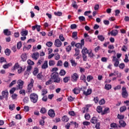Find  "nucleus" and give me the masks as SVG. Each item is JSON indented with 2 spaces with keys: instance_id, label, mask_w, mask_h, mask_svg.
<instances>
[{
  "instance_id": "obj_1",
  "label": "nucleus",
  "mask_w": 129,
  "mask_h": 129,
  "mask_svg": "<svg viewBox=\"0 0 129 129\" xmlns=\"http://www.w3.org/2000/svg\"><path fill=\"white\" fill-rule=\"evenodd\" d=\"M51 79H53V82L59 83L61 81V78L59 77V74L56 72L52 73L50 76Z\"/></svg>"
},
{
  "instance_id": "obj_2",
  "label": "nucleus",
  "mask_w": 129,
  "mask_h": 129,
  "mask_svg": "<svg viewBox=\"0 0 129 129\" xmlns=\"http://www.w3.org/2000/svg\"><path fill=\"white\" fill-rule=\"evenodd\" d=\"M38 95L36 93H32L30 95V99L33 103H37L38 101Z\"/></svg>"
},
{
  "instance_id": "obj_3",
  "label": "nucleus",
  "mask_w": 129,
  "mask_h": 129,
  "mask_svg": "<svg viewBox=\"0 0 129 129\" xmlns=\"http://www.w3.org/2000/svg\"><path fill=\"white\" fill-rule=\"evenodd\" d=\"M9 96V91L8 90H4L2 92V95L0 96V100H3L4 98L5 100L8 101V97Z\"/></svg>"
},
{
  "instance_id": "obj_4",
  "label": "nucleus",
  "mask_w": 129,
  "mask_h": 129,
  "mask_svg": "<svg viewBox=\"0 0 129 129\" xmlns=\"http://www.w3.org/2000/svg\"><path fill=\"white\" fill-rule=\"evenodd\" d=\"M33 84H34V80L31 79L30 80V83L28 85L27 93H31V92H32Z\"/></svg>"
},
{
  "instance_id": "obj_5",
  "label": "nucleus",
  "mask_w": 129,
  "mask_h": 129,
  "mask_svg": "<svg viewBox=\"0 0 129 129\" xmlns=\"http://www.w3.org/2000/svg\"><path fill=\"white\" fill-rule=\"evenodd\" d=\"M121 95L123 98H126L128 96V93H127L125 87H122Z\"/></svg>"
},
{
  "instance_id": "obj_6",
  "label": "nucleus",
  "mask_w": 129,
  "mask_h": 129,
  "mask_svg": "<svg viewBox=\"0 0 129 129\" xmlns=\"http://www.w3.org/2000/svg\"><path fill=\"white\" fill-rule=\"evenodd\" d=\"M112 61V62H115L114 63V67H118V65H119V60H118V59L116 58V56H113Z\"/></svg>"
},
{
  "instance_id": "obj_7",
  "label": "nucleus",
  "mask_w": 129,
  "mask_h": 129,
  "mask_svg": "<svg viewBox=\"0 0 129 129\" xmlns=\"http://www.w3.org/2000/svg\"><path fill=\"white\" fill-rule=\"evenodd\" d=\"M75 47L78 48V49H82V46H84V39H82L81 40V43H78L75 45Z\"/></svg>"
},
{
  "instance_id": "obj_8",
  "label": "nucleus",
  "mask_w": 129,
  "mask_h": 129,
  "mask_svg": "<svg viewBox=\"0 0 129 129\" xmlns=\"http://www.w3.org/2000/svg\"><path fill=\"white\" fill-rule=\"evenodd\" d=\"M24 81L22 80H19L17 82V88L18 89H23V86L24 85Z\"/></svg>"
},
{
  "instance_id": "obj_9",
  "label": "nucleus",
  "mask_w": 129,
  "mask_h": 129,
  "mask_svg": "<svg viewBox=\"0 0 129 129\" xmlns=\"http://www.w3.org/2000/svg\"><path fill=\"white\" fill-rule=\"evenodd\" d=\"M79 78V75L76 73L72 75V80L73 82H76Z\"/></svg>"
},
{
  "instance_id": "obj_10",
  "label": "nucleus",
  "mask_w": 129,
  "mask_h": 129,
  "mask_svg": "<svg viewBox=\"0 0 129 129\" xmlns=\"http://www.w3.org/2000/svg\"><path fill=\"white\" fill-rule=\"evenodd\" d=\"M54 45L57 48H60L62 46V42L59 39H56L54 41Z\"/></svg>"
},
{
  "instance_id": "obj_11",
  "label": "nucleus",
  "mask_w": 129,
  "mask_h": 129,
  "mask_svg": "<svg viewBox=\"0 0 129 129\" xmlns=\"http://www.w3.org/2000/svg\"><path fill=\"white\" fill-rule=\"evenodd\" d=\"M91 93H92V89L89 88L87 89V91H86L85 92H84L83 94L86 96H88V95H90Z\"/></svg>"
},
{
  "instance_id": "obj_12",
  "label": "nucleus",
  "mask_w": 129,
  "mask_h": 129,
  "mask_svg": "<svg viewBox=\"0 0 129 129\" xmlns=\"http://www.w3.org/2000/svg\"><path fill=\"white\" fill-rule=\"evenodd\" d=\"M36 29H37V32H40V31L41 30V26L36 24L35 25L33 26L32 27V29L33 31H35V30H36Z\"/></svg>"
},
{
  "instance_id": "obj_13",
  "label": "nucleus",
  "mask_w": 129,
  "mask_h": 129,
  "mask_svg": "<svg viewBox=\"0 0 129 129\" xmlns=\"http://www.w3.org/2000/svg\"><path fill=\"white\" fill-rule=\"evenodd\" d=\"M48 114L50 117H54L55 116V111L53 109H50L48 111Z\"/></svg>"
},
{
  "instance_id": "obj_14",
  "label": "nucleus",
  "mask_w": 129,
  "mask_h": 129,
  "mask_svg": "<svg viewBox=\"0 0 129 129\" xmlns=\"http://www.w3.org/2000/svg\"><path fill=\"white\" fill-rule=\"evenodd\" d=\"M21 58L23 62H26L27 59V54H26V53H22Z\"/></svg>"
},
{
  "instance_id": "obj_15",
  "label": "nucleus",
  "mask_w": 129,
  "mask_h": 129,
  "mask_svg": "<svg viewBox=\"0 0 129 129\" xmlns=\"http://www.w3.org/2000/svg\"><path fill=\"white\" fill-rule=\"evenodd\" d=\"M3 33L5 36H11L12 32L8 29H5Z\"/></svg>"
},
{
  "instance_id": "obj_16",
  "label": "nucleus",
  "mask_w": 129,
  "mask_h": 129,
  "mask_svg": "<svg viewBox=\"0 0 129 129\" xmlns=\"http://www.w3.org/2000/svg\"><path fill=\"white\" fill-rule=\"evenodd\" d=\"M28 33H29V31L28 30H24V29H23L21 31L20 34L21 36H28Z\"/></svg>"
},
{
  "instance_id": "obj_17",
  "label": "nucleus",
  "mask_w": 129,
  "mask_h": 129,
  "mask_svg": "<svg viewBox=\"0 0 129 129\" xmlns=\"http://www.w3.org/2000/svg\"><path fill=\"white\" fill-rule=\"evenodd\" d=\"M32 58L34 60H37L39 58V52H34L32 54Z\"/></svg>"
},
{
  "instance_id": "obj_18",
  "label": "nucleus",
  "mask_w": 129,
  "mask_h": 129,
  "mask_svg": "<svg viewBox=\"0 0 129 129\" xmlns=\"http://www.w3.org/2000/svg\"><path fill=\"white\" fill-rule=\"evenodd\" d=\"M42 69H47L48 68V60L44 61V63L41 66Z\"/></svg>"
},
{
  "instance_id": "obj_19",
  "label": "nucleus",
  "mask_w": 129,
  "mask_h": 129,
  "mask_svg": "<svg viewBox=\"0 0 129 129\" xmlns=\"http://www.w3.org/2000/svg\"><path fill=\"white\" fill-rule=\"evenodd\" d=\"M110 112V109L108 107L105 108L104 111L102 112V114H106V113H109Z\"/></svg>"
},
{
  "instance_id": "obj_20",
  "label": "nucleus",
  "mask_w": 129,
  "mask_h": 129,
  "mask_svg": "<svg viewBox=\"0 0 129 129\" xmlns=\"http://www.w3.org/2000/svg\"><path fill=\"white\" fill-rule=\"evenodd\" d=\"M73 92L74 93V94H79V93H80V89H78V88H75L73 90Z\"/></svg>"
},
{
  "instance_id": "obj_21",
  "label": "nucleus",
  "mask_w": 129,
  "mask_h": 129,
  "mask_svg": "<svg viewBox=\"0 0 129 129\" xmlns=\"http://www.w3.org/2000/svg\"><path fill=\"white\" fill-rule=\"evenodd\" d=\"M117 34H118L117 30H113L111 31V35L113 36L114 37H115Z\"/></svg>"
},
{
  "instance_id": "obj_22",
  "label": "nucleus",
  "mask_w": 129,
  "mask_h": 129,
  "mask_svg": "<svg viewBox=\"0 0 129 129\" xmlns=\"http://www.w3.org/2000/svg\"><path fill=\"white\" fill-rule=\"evenodd\" d=\"M97 118L95 116L93 117L91 119V122L93 124H95L97 122Z\"/></svg>"
},
{
  "instance_id": "obj_23",
  "label": "nucleus",
  "mask_w": 129,
  "mask_h": 129,
  "mask_svg": "<svg viewBox=\"0 0 129 129\" xmlns=\"http://www.w3.org/2000/svg\"><path fill=\"white\" fill-rule=\"evenodd\" d=\"M62 121H63V122H67L68 120H69V118L67 116V115H64L61 118Z\"/></svg>"
},
{
  "instance_id": "obj_24",
  "label": "nucleus",
  "mask_w": 129,
  "mask_h": 129,
  "mask_svg": "<svg viewBox=\"0 0 129 129\" xmlns=\"http://www.w3.org/2000/svg\"><path fill=\"white\" fill-rule=\"evenodd\" d=\"M89 53V50L87 49V48L86 47H84L82 50V54H88Z\"/></svg>"
},
{
  "instance_id": "obj_25",
  "label": "nucleus",
  "mask_w": 129,
  "mask_h": 129,
  "mask_svg": "<svg viewBox=\"0 0 129 129\" xmlns=\"http://www.w3.org/2000/svg\"><path fill=\"white\" fill-rule=\"evenodd\" d=\"M119 123L121 125V126H122V127H124V126H125V125H126V123H125V122H124L122 120H120L119 121Z\"/></svg>"
},
{
  "instance_id": "obj_26",
  "label": "nucleus",
  "mask_w": 129,
  "mask_h": 129,
  "mask_svg": "<svg viewBox=\"0 0 129 129\" xmlns=\"http://www.w3.org/2000/svg\"><path fill=\"white\" fill-rule=\"evenodd\" d=\"M40 112L42 114H45V113H47V109H46V108L42 107L40 110Z\"/></svg>"
},
{
  "instance_id": "obj_27",
  "label": "nucleus",
  "mask_w": 129,
  "mask_h": 129,
  "mask_svg": "<svg viewBox=\"0 0 129 129\" xmlns=\"http://www.w3.org/2000/svg\"><path fill=\"white\" fill-rule=\"evenodd\" d=\"M98 39L101 41V42H103V41H104L105 37H104V36H103V35H98Z\"/></svg>"
},
{
  "instance_id": "obj_28",
  "label": "nucleus",
  "mask_w": 129,
  "mask_h": 129,
  "mask_svg": "<svg viewBox=\"0 0 129 129\" xmlns=\"http://www.w3.org/2000/svg\"><path fill=\"white\" fill-rule=\"evenodd\" d=\"M104 89H106V90H110V89H111V85L105 84Z\"/></svg>"
},
{
  "instance_id": "obj_29",
  "label": "nucleus",
  "mask_w": 129,
  "mask_h": 129,
  "mask_svg": "<svg viewBox=\"0 0 129 129\" xmlns=\"http://www.w3.org/2000/svg\"><path fill=\"white\" fill-rule=\"evenodd\" d=\"M5 53L7 56H10V55H11V50L9 48H7L5 50Z\"/></svg>"
},
{
  "instance_id": "obj_30",
  "label": "nucleus",
  "mask_w": 129,
  "mask_h": 129,
  "mask_svg": "<svg viewBox=\"0 0 129 129\" xmlns=\"http://www.w3.org/2000/svg\"><path fill=\"white\" fill-rule=\"evenodd\" d=\"M75 51L76 52L75 54H74L75 56H78V55L80 54V50H79V49H78V48H76L75 49Z\"/></svg>"
},
{
  "instance_id": "obj_31",
  "label": "nucleus",
  "mask_w": 129,
  "mask_h": 129,
  "mask_svg": "<svg viewBox=\"0 0 129 129\" xmlns=\"http://www.w3.org/2000/svg\"><path fill=\"white\" fill-rule=\"evenodd\" d=\"M11 66H12V63L10 62L6 64L3 65V67L4 68V69H8V68H9V67H11Z\"/></svg>"
},
{
  "instance_id": "obj_32",
  "label": "nucleus",
  "mask_w": 129,
  "mask_h": 129,
  "mask_svg": "<svg viewBox=\"0 0 129 129\" xmlns=\"http://www.w3.org/2000/svg\"><path fill=\"white\" fill-rule=\"evenodd\" d=\"M32 47V45H29L28 46H24L23 47V51H27V50H29L30 49H31V47Z\"/></svg>"
},
{
  "instance_id": "obj_33",
  "label": "nucleus",
  "mask_w": 129,
  "mask_h": 129,
  "mask_svg": "<svg viewBox=\"0 0 129 129\" xmlns=\"http://www.w3.org/2000/svg\"><path fill=\"white\" fill-rule=\"evenodd\" d=\"M37 73H39V69H38V68H35L33 72V74L34 76H36V75H37Z\"/></svg>"
},
{
  "instance_id": "obj_34",
  "label": "nucleus",
  "mask_w": 129,
  "mask_h": 129,
  "mask_svg": "<svg viewBox=\"0 0 129 129\" xmlns=\"http://www.w3.org/2000/svg\"><path fill=\"white\" fill-rule=\"evenodd\" d=\"M126 110V107L125 106H123L121 107L119 109L120 112H123Z\"/></svg>"
},
{
  "instance_id": "obj_35",
  "label": "nucleus",
  "mask_w": 129,
  "mask_h": 129,
  "mask_svg": "<svg viewBox=\"0 0 129 129\" xmlns=\"http://www.w3.org/2000/svg\"><path fill=\"white\" fill-rule=\"evenodd\" d=\"M66 74V71L64 70H61L59 72V75L60 76H64V75Z\"/></svg>"
},
{
  "instance_id": "obj_36",
  "label": "nucleus",
  "mask_w": 129,
  "mask_h": 129,
  "mask_svg": "<svg viewBox=\"0 0 129 129\" xmlns=\"http://www.w3.org/2000/svg\"><path fill=\"white\" fill-rule=\"evenodd\" d=\"M80 80L84 81V82H86V77L84 75H82L80 77Z\"/></svg>"
},
{
  "instance_id": "obj_37",
  "label": "nucleus",
  "mask_w": 129,
  "mask_h": 129,
  "mask_svg": "<svg viewBox=\"0 0 129 129\" xmlns=\"http://www.w3.org/2000/svg\"><path fill=\"white\" fill-rule=\"evenodd\" d=\"M43 75H42V73H39L37 75V79H38L39 80H42L43 79Z\"/></svg>"
},
{
  "instance_id": "obj_38",
  "label": "nucleus",
  "mask_w": 129,
  "mask_h": 129,
  "mask_svg": "<svg viewBox=\"0 0 129 129\" xmlns=\"http://www.w3.org/2000/svg\"><path fill=\"white\" fill-rule=\"evenodd\" d=\"M69 80H70V77H66L63 79L64 83H67Z\"/></svg>"
},
{
  "instance_id": "obj_39",
  "label": "nucleus",
  "mask_w": 129,
  "mask_h": 129,
  "mask_svg": "<svg viewBox=\"0 0 129 129\" xmlns=\"http://www.w3.org/2000/svg\"><path fill=\"white\" fill-rule=\"evenodd\" d=\"M97 111L98 113H100V112H102V107L101 106H98L97 107Z\"/></svg>"
},
{
  "instance_id": "obj_40",
  "label": "nucleus",
  "mask_w": 129,
  "mask_h": 129,
  "mask_svg": "<svg viewBox=\"0 0 129 129\" xmlns=\"http://www.w3.org/2000/svg\"><path fill=\"white\" fill-rule=\"evenodd\" d=\"M93 79V77H92V76L89 75L87 77V81H88V82H90Z\"/></svg>"
},
{
  "instance_id": "obj_41",
  "label": "nucleus",
  "mask_w": 129,
  "mask_h": 129,
  "mask_svg": "<svg viewBox=\"0 0 129 129\" xmlns=\"http://www.w3.org/2000/svg\"><path fill=\"white\" fill-rule=\"evenodd\" d=\"M70 61H71L72 66H74V67H76V66H77V63H76L75 60L74 59H71Z\"/></svg>"
},
{
  "instance_id": "obj_42",
  "label": "nucleus",
  "mask_w": 129,
  "mask_h": 129,
  "mask_svg": "<svg viewBox=\"0 0 129 129\" xmlns=\"http://www.w3.org/2000/svg\"><path fill=\"white\" fill-rule=\"evenodd\" d=\"M29 101H30L29 97H25L23 99L24 103H29Z\"/></svg>"
},
{
  "instance_id": "obj_43",
  "label": "nucleus",
  "mask_w": 129,
  "mask_h": 129,
  "mask_svg": "<svg viewBox=\"0 0 129 129\" xmlns=\"http://www.w3.org/2000/svg\"><path fill=\"white\" fill-rule=\"evenodd\" d=\"M54 16H56L58 17H61V16H62V12H54Z\"/></svg>"
},
{
  "instance_id": "obj_44",
  "label": "nucleus",
  "mask_w": 129,
  "mask_h": 129,
  "mask_svg": "<svg viewBox=\"0 0 129 129\" xmlns=\"http://www.w3.org/2000/svg\"><path fill=\"white\" fill-rule=\"evenodd\" d=\"M18 68H20V65H19V63H15L13 67L12 70H16V69H18Z\"/></svg>"
},
{
  "instance_id": "obj_45",
  "label": "nucleus",
  "mask_w": 129,
  "mask_h": 129,
  "mask_svg": "<svg viewBox=\"0 0 129 129\" xmlns=\"http://www.w3.org/2000/svg\"><path fill=\"white\" fill-rule=\"evenodd\" d=\"M75 99V98L71 96H70L68 97V100H69L70 102H72V101H74Z\"/></svg>"
},
{
  "instance_id": "obj_46",
  "label": "nucleus",
  "mask_w": 129,
  "mask_h": 129,
  "mask_svg": "<svg viewBox=\"0 0 129 129\" xmlns=\"http://www.w3.org/2000/svg\"><path fill=\"white\" fill-rule=\"evenodd\" d=\"M85 118L86 120H89V119H90V115L89 113L85 114Z\"/></svg>"
},
{
  "instance_id": "obj_47",
  "label": "nucleus",
  "mask_w": 129,
  "mask_h": 129,
  "mask_svg": "<svg viewBox=\"0 0 129 129\" xmlns=\"http://www.w3.org/2000/svg\"><path fill=\"white\" fill-rule=\"evenodd\" d=\"M27 63H28V65H29V66H31L32 65H34L35 64L34 61H32L31 59H28L27 60Z\"/></svg>"
},
{
  "instance_id": "obj_48",
  "label": "nucleus",
  "mask_w": 129,
  "mask_h": 129,
  "mask_svg": "<svg viewBox=\"0 0 129 129\" xmlns=\"http://www.w3.org/2000/svg\"><path fill=\"white\" fill-rule=\"evenodd\" d=\"M105 103V100H104V99H102L99 101V104H100V105H102Z\"/></svg>"
},
{
  "instance_id": "obj_49",
  "label": "nucleus",
  "mask_w": 129,
  "mask_h": 129,
  "mask_svg": "<svg viewBox=\"0 0 129 129\" xmlns=\"http://www.w3.org/2000/svg\"><path fill=\"white\" fill-rule=\"evenodd\" d=\"M79 20L80 22H85V17L84 16H80Z\"/></svg>"
},
{
  "instance_id": "obj_50",
  "label": "nucleus",
  "mask_w": 129,
  "mask_h": 129,
  "mask_svg": "<svg viewBox=\"0 0 129 129\" xmlns=\"http://www.w3.org/2000/svg\"><path fill=\"white\" fill-rule=\"evenodd\" d=\"M9 109H10L11 110H14V109H15L16 106L15 105V104H11L9 106Z\"/></svg>"
},
{
  "instance_id": "obj_51",
  "label": "nucleus",
  "mask_w": 129,
  "mask_h": 129,
  "mask_svg": "<svg viewBox=\"0 0 129 129\" xmlns=\"http://www.w3.org/2000/svg\"><path fill=\"white\" fill-rule=\"evenodd\" d=\"M17 88L15 87H13L12 88V89H11L10 90V94H14V92H15V91L16 90Z\"/></svg>"
},
{
  "instance_id": "obj_52",
  "label": "nucleus",
  "mask_w": 129,
  "mask_h": 129,
  "mask_svg": "<svg viewBox=\"0 0 129 129\" xmlns=\"http://www.w3.org/2000/svg\"><path fill=\"white\" fill-rule=\"evenodd\" d=\"M20 91H19V94H23V95H26V90L19 89Z\"/></svg>"
},
{
  "instance_id": "obj_53",
  "label": "nucleus",
  "mask_w": 129,
  "mask_h": 129,
  "mask_svg": "<svg viewBox=\"0 0 129 129\" xmlns=\"http://www.w3.org/2000/svg\"><path fill=\"white\" fill-rule=\"evenodd\" d=\"M86 89H87V87H85V86H83L82 87H81L80 89V91H83V92H85V91H86Z\"/></svg>"
},
{
  "instance_id": "obj_54",
  "label": "nucleus",
  "mask_w": 129,
  "mask_h": 129,
  "mask_svg": "<svg viewBox=\"0 0 129 129\" xmlns=\"http://www.w3.org/2000/svg\"><path fill=\"white\" fill-rule=\"evenodd\" d=\"M46 45L47 46V47H52V46L53 45V43L52 42H50V41H49V42H46Z\"/></svg>"
},
{
  "instance_id": "obj_55",
  "label": "nucleus",
  "mask_w": 129,
  "mask_h": 129,
  "mask_svg": "<svg viewBox=\"0 0 129 129\" xmlns=\"http://www.w3.org/2000/svg\"><path fill=\"white\" fill-rule=\"evenodd\" d=\"M59 39L61 41V42H64L65 41V38L63 36V34H60L59 36Z\"/></svg>"
},
{
  "instance_id": "obj_56",
  "label": "nucleus",
  "mask_w": 129,
  "mask_h": 129,
  "mask_svg": "<svg viewBox=\"0 0 129 129\" xmlns=\"http://www.w3.org/2000/svg\"><path fill=\"white\" fill-rule=\"evenodd\" d=\"M72 48V46L71 45H68L66 48V50L67 51V52H70V51H71Z\"/></svg>"
},
{
  "instance_id": "obj_57",
  "label": "nucleus",
  "mask_w": 129,
  "mask_h": 129,
  "mask_svg": "<svg viewBox=\"0 0 129 129\" xmlns=\"http://www.w3.org/2000/svg\"><path fill=\"white\" fill-rule=\"evenodd\" d=\"M17 48L20 50L21 48L22 47V42L19 41V42L17 43Z\"/></svg>"
},
{
  "instance_id": "obj_58",
  "label": "nucleus",
  "mask_w": 129,
  "mask_h": 129,
  "mask_svg": "<svg viewBox=\"0 0 129 129\" xmlns=\"http://www.w3.org/2000/svg\"><path fill=\"white\" fill-rule=\"evenodd\" d=\"M118 66L120 69H123V68L125 67V64H124V63H120Z\"/></svg>"
},
{
  "instance_id": "obj_59",
  "label": "nucleus",
  "mask_w": 129,
  "mask_h": 129,
  "mask_svg": "<svg viewBox=\"0 0 129 129\" xmlns=\"http://www.w3.org/2000/svg\"><path fill=\"white\" fill-rule=\"evenodd\" d=\"M47 93H48V91H47V89H44L43 90H42V95L44 96L45 94H47Z\"/></svg>"
},
{
  "instance_id": "obj_60",
  "label": "nucleus",
  "mask_w": 129,
  "mask_h": 129,
  "mask_svg": "<svg viewBox=\"0 0 129 129\" xmlns=\"http://www.w3.org/2000/svg\"><path fill=\"white\" fill-rule=\"evenodd\" d=\"M83 61H87V55L85 54H82Z\"/></svg>"
},
{
  "instance_id": "obj_61",
  "label": "nucleus",
  "mask_w": 129,
  "mask_h": 129,
  "mask_svg": "<svg viewBox=\"0 0 129 129\" xmlns=\"http://www.w3.org/2000/svg\"><path fill=\"white\" fill-rule=\"evenodd\" d=\"M4 62H7V60L4 57H0V63H4Z\"/></svg>"
},
{
  "instance_id": "obj_62",
  "label": "nucleus",
  "mask_w": 129,
  "mask_h": 129,
  "mask_svg": "<svg viewBox=\"0 0 129 129\" xmlns=\"http://www.w3.org/2000/svg\"><path fill=\"white\" fill-rule=\"evenodd\" d=\"M117 117L119 119H123L124 118V115L118 114Z\"/></svg>"
},
{
  "instance_id": "obj_63",
  "label": "nucleus",
  "mask_w": 129,
  "mask_h": 129,
  "mask_svg": "<svg viewBox=\"0 0 129 129\" xmlns=\"http://www.w3.org/2000/svg\"><path fill=\"white\" fill-rule=\"evenodd\" d=\"M110 127H113V128H115V127H117V125L115 123H112L110 124Z\"/></svg>"
},
{
  "instance_id": "obj_64",
  "label": "nucleus",
  "mask_w": 129,
  "mask_h": 129,
  "mask_svg": "<svg viewBox=\"0 0 129 129\" xmlns=\"http://www.w3.org/2000/svg\"><path fill=\"white\" fill-rule=\"evenodd\" d=\"M16 119H22V116L21 114H18L15 116Z\"/></svg>"
}]
</instances>
